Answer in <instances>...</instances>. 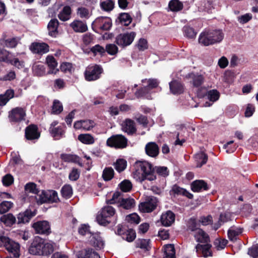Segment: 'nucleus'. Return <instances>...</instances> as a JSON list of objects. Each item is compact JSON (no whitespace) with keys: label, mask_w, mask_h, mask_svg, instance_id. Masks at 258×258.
<instances>
[{"label":"nucleus","mask_w":258,"mask_h":258,"mask_svg":"<svg viewBox=\"0 0 258 258\" xmlns=\"http://www.w3.org/2000/svg\"><path fill=\"white\" fill-rule=\"evenodd\" d=\"M134 167L133 176L137 181L142 182L145 179L153 180L155 179V176L152 175L154 168L151 163L147 161H138Z\"/></svg>","instance_id":"1"},{"label":"nucleus","mask_w":258,"mask_h":258,"mask_svg":"<svg viewBox=\"0 0 258 258\" xmlns=\"http://www.w3.org/2000/svg\"><path fill=\"white\" fill-rule=\"evenodd\" d=\"M224 38V33L222 30H208L200 34L199 42L204 46H209L221 42Z\"/></svg>","instance_id":"2"},{"label":"nucleus","mask_w":258,"mask_h":258,"mask_svg":"<svg viewBox=\"0 0 258 258\" xmlns=\"http://www.w3.org/2000/svg\"><path fill=\"white\" fill-rule=\"evenodd\" d=\"M0 247H5L15 258H18L20 255V244L6 236H0Z\"/></svg>","instance_id":"3"},{"label":"nucleus","mask_w":258,"mask_h":258,"mask_svg":"<svg viewBox=\"0 0 258 258\" xmlns=\"http://www.w3.org/2000/svg\"><path fill=\"white\" fill-rule=\"evenodd\" d=\"M36 200L38 204H42L45 203H57L59 198L57 192L55 190H42L38 197H36Z\"/></svg>","instance_id":"4"},{"label":"nucleus","mask_w":258,"mask_h":258,"mask_svg":"<svg viewBox=\"0 0 258 258\" xmlns=\"http://www.w3.org/2000/svg\"><path fill=\"white\" fill-rule=\"evenodd\" d=\"M115 214V210L110 206L103 207L97 216L98 223L102 225H106L111 222L110 219Z\"/></svg>","instance_id":"5"},{"label":"nucleus","mask_w":258,"mask_h":258,"mask_svg":"<svg viewBox=\"0 0 258 258\" xmlns=\"http://www.w3.org/2000/svg\"><path fill=\"white\" fill-rule=\"evenodd\" d=\"M103 72L102 67L98 64L89 66L84 73L85 79L88 81H93L99 79Z\"/></svg>","instance_id":"6"},{"label":"nucleus","mask_w":258,"mask_h":258,"mask_svg":"<svg viewBox=\"0 0 258 258\" xmlns=\"http://www.w3.org/2000/svg\"><path fill=\"white\" fill-rule=\"evenodd\" d=\"M136 36V33L135 32L120 33L116 36L115 42L118 46L125 47L132 43Z\"/></svg>","instance_id":"7"},{"label":"nucleus","mask_w":258,"mask_h":258,"mask_svg":"<svg viewBox=\"0 0 258 258\" xmlns=\"http://www.w3.org/2000/svg\"><path fill=\"white\" fill-rule=\"evenodd\" d=\"M112 26V21L107 17H100L97 18L92 23V27L94 31L99 29L102 31L109 30Z\"/></svg>","instance_id":"8"},{"label":"nucleus","mask_w":258,"mask_h":258,"mask_svg":"<svg viewBox=\"0 0 258 258\" xmlns=\"http://www.w3.org/2000/svg\"><path fill=\"white\" fill-rule=\"evenodd\" d=\"M127 140L121 135L112 136L107 140V146L115 148H124L127 145Z\"/></svg>","instance_id":"9"},{"label":"nucleus","mask_w":258,"mask_h":258,"mask_svg":"<svg viewBox=\"0 0 258 258\" xmlns=\"http://www.w3.org/2000/svg\"><path fill=\"white\" fill-rule=\"evenodd\" d=\"M157 199L152 196L147 197L145 201L139 205L140 211L143 213H150L153 211L156 207Z\"/></svg>","instance_id":"10"},{"label":"nucleus","mask_w":258,"mask_h":258,"mask_svg":"<svg viewBox=\"0 0 258 258\" xmlns=\"http://www.w3.org/2000/svg\"><path fill=\"white\" fill-rule=\"evenodd\" d=\"M142 82L147 85L136 92L135 95L137 97L145 96L148 93L150 90L157 87L159 83V82L155 79H145L142 80Z\"/></svg>","instance_id":"11"},{"label":"nucleus","mask_w":258,"mask_h":258,"mask_svg":"<svg viewBox=\"0 0 258 258\" xmlns=\"http://www.w3.org/2000/svg\"><path fill=\"white\" fill-rule=\"evenodd\" d=\"M20 39L19 37H8L6 34H3L0 39V44L9 48H13L17 46Z\"/></svg>","instance_id":"12"},{"label":"nucleus","mask_w":258,"mask_h":258,"mask_svg":"<svg viewBox=\"0 0 258 258\" xmlns=\"http://www.w3.org/2000/svg\"><path fill=\"white\" fill-rule=\"evenodd\" d=\"M70 27L76 33H83L88 30V26L85 21L79 19L74 20L70 24Z\"/></svg>","instance_id":"13"},{"label":"nucleus","mask_w":258,"mask_h":258,"mask_svg":"<svg viewBox=\"0 0 258 258\" xmlns=\"http://www.w3.org/2000/svg\"><path fill=\"white\" fill-rule=\"evenodd\" d=\"M33 227L39 234H48L51 232L49 223L46 221L36 222L33 224Z\"/></svg>","instance_id":"14"},{"label":"nucleus","mask_w":258,"mask_h":258,"mask_svg":"<svg viewBox=\"0 0 258 258\" xmlns=\"http://www.w3.org/2000/svg\"><path fill=\"white\" fill-rule=\"evenodd\" d=\"M42 242H43L42 238L38 236L35 237L29 247L30 253L34 255H41Z\"/></svg>","instance_id":"15"},{"label":"nucleus","mask_w":258,"mask_h":258,"mask_svg":"<svg viewBox=\"0 0 258 258\" xmlns=\"http://www.w3.org/2000/svg\"><path fill=\"white\" fill-rule=\"evenodd\" d=\"M30 49L34 53L43 54L49 51V47L45 43L34 42L30 45Z\"/></svg>","instance_id":"16"},{"label":"nucleus","mask_w":258,"mask_h":258,"mask_svg":"<svg viewBox=\"0 0 258 258\" xmlns=\"http://www.w3.org/2000/svg\"><path fill=\"white\" fill-rule=\"evenodd\" d=\"M206 94L208 99L212 102H215L218 100L219 93L216 90H211L207 92L206 89H203L197 92V96L200 98L204 97Z\"/></svg>","instance_id":"17"},{"label":"nucleus","mask_w":258,"mask_h":258,"mask_svg":"<svg viewBox=\"0 0 258 258\" xmlns=\"http://www.w3.org/2000/svg\"><path fill=\"white\" fill-rule=\"evenodd\" d=\"M40 136V134L38 131V127L35 125H30L25 129V137L27 140H37Z\"/></svg>","instance_id":"18"},{"label":"nucleus","mask_w":258,"mask_h":258,"mask_svg":"<svg viewBox=\"0 0 258 258\" xmlns=\"http://www.w3.org/2000/svg\"><path fill=\"white\" fill-rule=\"evenodd\" d=\"M26 115L25 111L21 107H16L11 111L9 118L11 121H19L24 119Z\"/></svg>","instance_id":"19"},{"label":"nucleus","mask_w":258,"mask_h":258,"mask_svg":"<svg viewBox=\"0 0 258 258\" xmlns=\"http://www.w3.org/2000/svg\"><path fill=\"white\" fill-rule=\"evenodd\" d=\"M90 242L97 249H101L104 247V242L98 233H92L90 235Z\"/></svg>","instance_id":"20"},{"label":"nucleus","mask_w":258,"mask_h":258,"mask_svg":"<svg viewBox=\"0 0 258 258\" xmlns=\"http://www.w3.org/2000/svg\"><path fill=\"white\" fill-rule=\"evenodd\" d=\"M117 232L119 235H123L122 238L128 242L133 241L136 237V232L133 229H130L124 232L121 225L118 226Z\"/></svg>","instance_id":"21"},{"label":"nucleus","mask_w":258,"mask_h":258,"mask_svg":"<svg viewBox=\"0 0 258 258\" xmlns=\"http://www.w3.org/2000/svg\"><path fill=\"white\" fill-rule=\"evenodd\" d=\"M160 220L163 225L169 226L174 222L175 215L172 211H167L162 214Z\"/></svg>","instance_id":"22"},{"label":"nucleus","mask_w":258,"mask_h":258,"mask_svg":"<svg viewBox=\"0 0 258 258\" xmlns=\"http://www.w3.org/2000/svg\"><path fill=\"white\" fill-rule=\"evenodd\" d=\"M145 151L148 156L156 157L159 154L158 146L154 142L148 143L145 146Z\"/></svg>","instance_id":"23"},{"label":"nucleus","mask_w":258,"mask_h":258,"mask_svg":"<svg viewBox=\"0 0 258 258\" xmlns=\"http://www.w3.org/2000/svg\"><path fill=\"white\" fill-rule=\"evenodd\" d=\"M122 129L129 135L133 134L136 131L134 121L130 119H125L122 122Z\"/></svg>","instance_id":"24"},{"label":"nucleus","mask_w":258,"mask_h":258,"mask_svg":"<svg viewBox=\"0 0 258 258\" xmlns=\"http://www.w3.org/2000/svg\"><path fill=\"white\" fill-rule=\"evenodd\" d=\"M170 195H183L190 199L193 198L192 194L189 192L186 189L178 186L176 184L172 186L170 191Z\"/></svg>","instance_id":"25"},{"label":"nucleus","mask_w":258,"mask_h":258,"mask_svg":"<svg viewBox=\"0 0 258 258\" xmlns=\"http://www.w3.org/2000/svg\"><path fill=\"white\" fill-rule=\"evenodd\" d=\"M72 13L71 8L66 6L60 11L57 16L60 21L66 22L71 19Z\"/></svg>","instance_id":"26"},{"label":"nucleus","mask_w":258,"mask_h":258,"mask_svg":"<svg viewBox=\"0 0 258 258\" xmlns=\"http://www.w3.org/2000/svg\"><path fill=\"white\" fill-rule=\"evenodd\" d=\"M54 243L52 241H45L43 239L41 250V255H47L50 254L54 250Z\"/></svg>","instance_id":"27"},{"label":"nucleus","mask_w":258,"mask_h":258,"mask_svg":"<svg viewBox=\"0 0 258 258\" xmlns=\"http://www.w3.org/2000/svg\"><path fill=\"white\" fill-rule=\"evenodd\" d=\"M59 22L56 19H52L50 20L47 25L48 34L52 37H56L58 33V27Z\"/></svg>","instance_id":"28"},{"label":"nucleus","mask_w":258,"mask_h":258,"mask_svg":"<svg viewBox=\"0 0 258 258\" xmlns=\"http://www.w3.org/2000/svg\"><path fill=\"white\" fill-rule=\"evenodd\" d=\"M170 90L173 94H179L183 92L184 88L182 84L176 80H174L169 83Z\"/></svg>","instance_id":"29"},{"label":"nucleus","mask_w":258,"mask_h":258,"mask_svg":"<svg viewBox=\"0 0 258 258\" xmlns=\"http://www.w3.org/2000/svg\"><path fill=\"white\" fill-rule=\"evenodd\" d=\"M46 61L50 69L48 74H55L58 71V70L56 68L57 63L54 57L52 55H48L46 58Z\"/></svg>","instance_id":"30"},{"label":"nucleus","mask_w":258,"mask_h":258,"mask_svg":"<svg viewBox=\"0 0 258 258\" xmlns=\"http://www.w3.org/2000/svg\"><path fill=\"white\" fill-rule=\"evenodd\" d=\"M135 204L136 202L133 198H122L118 206L125 210H130L135 206Z\"/></svg>","instance_id":"31"},{"label":"nucleus","mask_w":258,"mask_h":258,"mask_svg":"<svg viewBox=\"0 0 258 258\" xmlns=\"http://www.w3.org/2000/svg\"><path fill=\"white\" fill-rule=\"evenodd\" d=\"M78 258H100L97 252L92 249H86L79 251Z\"/></svg>","instance_id":"32"},{"label":"nucleus","mask_w":258,"mask_h":258,"mask_svg":"<svg viewBox=\"0 0 258 258\" xmlns=\"http://www.w3.org/2000/svg\"><path fill=\"white\" fill-rule=\"evenodd\" d=\"M34 216V214L30 210H26L23 213H20L18 215L17 218L19 223H25L29 221L30 219Z\"/></svg>","instance_id":"33"},{"label":"nucleus","mask_w":258,"mask_h":258,"mask_svg":"<svg viewBox=\"0 0 258 258\" xmlns=\"http://www.w3.org/2000/svg\"><path fill=\"white\" fill-rule=\"evenodd\" d=\"M191 188L193 191L199 192L202 190L207 189V183L202 180H198L194 181L191 184Z\"/></svg>","instance_id":"34"},{"label":"nucleus","mask_w":258,"mask_h":258,"mask_svg":"<svg viewBox=\"0 0 258 258\" xmlns=\"http://www.w3.org/2000/svg\"><path fill=\"white\" fill-rule=\"evenodd\" d=\"M0 221L6 226L10 227L16 223V219L13 214L9 213L2 216Z\"/></svg>","instance_id":"35"},{"label":"nucleus","mask_w":258,"mask_h":258,"mask_svg":"<svg viewBox=\"0 0 258 258\" xmlns=\"http://www.w3.org/2000/svg\"><path fill=\"white\" fill-rule=\"evenodd\" d=\"M78 139L84 144L91 145L95 142L94 138L89 134H82L78 136Z\"/></svg>","instance_id":"36"},{"label":"nucleus","mask_w":258,"mask_h":258,"mask_svg":"<svg viewBox=\"0 0 258 258\" xmlns=\"http://www.w3.org/2000/svg\"><path fill=\"white\" fill-rule=\"evenodd\" d=\"M242 231V230L241 228L234 226L230 227L228 231V236L229 239L232 241L236 240L237 236L241 233Z\"/></svg>","instance_id":"37"},{"label":"nucleus","mask_w":258,"mask_h":258,"mask_svg":"<svg viewBox=\"0 0 258 258\" xmlns=\"http://www.w3.org/2000/svg\"><path fill=\"white\" fill-rule=\"evenodd\" d=\"M14 92L12 89L6 91L4 94L0 95V106H4L14 97Z\"/></svg>","instance_id":"38"},{"label":"nucleus","mask_w":258,"mask_h":258,"mask_svg":"<svg viewBox=\"0 0 258 258\" xmlns=\"http://www.w3.org/2000/svg\"><path fill=\"white\" fill-rule=\"evenodd\" d=\"M211 245L208 243L201 245L198 244L196 246L197 251L201 250L202 251L203 256L205 257H207L208 256H211Z\"/></svg>","instance_id":"39"},{"label":"nucleus","mask_w":258,"mask_h":258,"mask_svg":"<svg viewBox=\"0 0 258 258\" xmlns=\"http://www.w3.org/2000/svg\"><path fill=\"white\" fill-rule=\"evenodd\" d=\"M194 236L197 240L200 242L207 243L209 240L208 235L201 229H198Z\"/></svg>","instance_id":"40"},{"label":"nucleus","mask_w":258,"mask_h":258,"mask_svg":"<svg viewBox=\"0 0 258 258\" xmlns=\"http://www.w3.org/2000/svg\"><path fill=\"white\" fill-rule=\"evenodd\" d=\"M195 158L197 162V167H201L207 163L208 155L204 152H200L195 155Z\"/></svg>","instance_id":"41"},{"label":"nucleus","mask_w":258,"mask_h":258,"mask_svg":"<svg viewBox=\"0 0 258 258\" xmlns=\"http://www.w3.org/2000/svg\"><path fill=\"white\" fill-rule=\"evenodd\" d=\"M175 249L173 244H168L164 246L163 258H175Z\"/></svg>","instance_id":"42"},{"label":"nucleus","mask_w":258,"mask_h":258,"mask_svg":"<svg viewBox=\"0 0 258 258\" xmlns=\"http://www.w3.org/2000/svg\"><path fill=\"white\" fill-rule=\"evenodd\" d=\"M114 174V170L112 167H105L103 171L102 177L105 181H107L113 178Z\"/></svg>","instance_id":"43"},{"label":"nucleus","mask_w":258,"mask_h":258,"mask_svg":"<svg viewBox=\"0 0 258 258\" xmlns=\"http://www.w3.org/2000/svg\"><path fill=\"white\" fill-rule=\"evenodd\" d=\"M11 54V53L6 49L0 48V61L9 63L12 59Z\"/></svg>","instance_id":"44"},{"label":"nucleus","mask_w":258,"mask_h":258,"mask_svg":"<svg viewBox=\"0 0 258 258\" xmlns=\"http://www.w3.org/2000/svg\"><path fill=\"white\" fill-rule=\"evenodd\" d=\"M169 8L173 12H177L182 9L183 5L178 0H172L169 3Z\"/></svg>","instance_id":"45"},{"label":"nucleus","mask_w":258,"mask_h":258,"mask_svg":"<svg viewBox=\"0 0 258 258\" xmlns=\"http://www.w3.org/2000/svg\"><path fill=\"white\" fill-rule=\"evenodd\" d=\"M60 158L66 162H77L79 161L78 156L71 154H62Z\"/></svg>","instance_id":"46"},{"label":"nucleus","mask_w":258,"mask_h":258,"mask_svg":"<svg viewBox=\"0 0 258 258\" xmlns=\"http://www.w3.org/2000/svg\"><path fill=\"white\" fill-rule=\"evenodd\" d=\"M25 189L28 192L36 195L35 197H38V195H39L41 192L37 188L36 184L32 182L27 183L25 185Z\"/></svg>","instance_id":"47"},{"label":"nucleus","mask_w":258,"mask_h":258,"mask_svg":"<svg viewBox=\"0 0 258 258\" xmlns=\"http://www.w3.org/2000/svg\"><path fill=\"white\" fill-rule=\"evenodd\" d=\"M14 206L13 203L10 201H3L0 203V214L8 212Z\"/></svg>","instance_id":"48"},{"label":"nucleus","mask_w":258,"mask_h":258,"mask_svg":"<svg viewBox=\"0 0 258 258\" xmlns=\"http://www.w3.org/2000/svg\"><path fill=\"white\" fill-rule=\"evenodd\" d=\"M189 77L192 79L194 86L198 87L201 86L204 81V78L202 75H195L194 74H189Z\"/></svg>","instance_id":"49"},{"label":"nucleus","mask_w":258,"mask_h":258,"mask_svg":"<svg viewBox=\"0 0 258 258\" xmlns=\"http://www.w3.org/2000/svg\"><path fill=\"white\" fill-rule=\"evenodd\" d=\"M114 166L117 171L120 172L126 168V161L122 159H118L114 163Z\"/></svg>","instance_id":"50"},{"label":"nucleus","mask_w":258,"mask_h":258,"mask_svg":"<svg viewBox=\"0 0 258 258\" xmlns=\"http://www.w3.org/2000/svg\"><path fill=\"white\" fill-rule=\"evenodd\" d=\"M34 74L38 76H42L45 74V67L42 64H36L33 67Z\"/></svg>","instance_id":"51"},{"label":"nucleus","mask_w":258,"mask_h":258,"mask_svg":"<svg viewBox=\"0 0 258 258\" xmlns=\"http://www.w3.org/2000/svg\"><path fill=\"white\" fill-rule=\"evenodd\" d=\"M50 131L55 140H58L64 134V131L62 127L58 126L57 127H50Z\"/></svg>","instance_id":"52"},{"label":"nucleus","mask_w":258,"mask_h":258,"mask_svg":"<svg viewBox=\"0 0 258 258\" xmlns=\"http://www.w3.org/2000/svg\"><path fill=\"white\" fill-rule=\"evenodd\" d=\"M77 15L81 19H88L90 17L88 9L84 7H79L76 11Z\"/></svg>","instance_id":"53"},{"label":"nucleus","mask_w":258,"mask_h":258,"mask_svg":"<svg viewBox=\"0 0 258 258\" xmlns=\"http://www.w3.org/2000/svg\"><path fill=\"white\" fill-rule=\"evenodd\" d=\"M119 186L122 191L128 192L132 189L133 185L130 180L125 179L119 183Z\"/></svg>","instance_id":"54"},{"label":"nucleus","mask_w":258,"mask_h":258,"mask_svg":"<svg viewBox=\"0 0 258 258\" xmlns=\"http://www.w3.org/2000/svg\"><path fill=\"white\" fill-rule=\"evenodd\" d=\"M183 31L184 36L190 39L195 38L197 34V32L195 30L188 26H185L183 28Z\"/></svg>","instance_id":"55"},{"label":"nucleus","mask_w":258,"mask_h":258,"mask_svg":"<svg viewBox=\"0 0 258 258\" xmlns=\"http://www.w3.org/2000/svg\"><path fill=\"white\" fill-rule=\"evenodd\" d=\"M61 192L63 197L68 199L73 195V189L70 185H64L61 188Z\"/></svg>","instance_id":"56"},{"label":"nucleus","mask_w":258,"mask_h":258,"mask_svg":"<svg viewBox=\"0 0 258 258\" xmlns=\"http://www.w3.org/2000/svg\"><path fill=\"white\" fill-rule=\"evenodd\" d=\"M121 193L119 191L115 192L112 195L111 199L108 200L106 202L108 204H114L117 203L119 204V202L121 200Z\"/></svg>","instance_id":"57"},{"label":"nucleus","mask_w":258,"mask_h":258,"mask_svg":"<svg viewBox=\"0 0 258 258\" xmlns=\"http://www.w3.org/2000/svg\"><path fill=\"white\" fill-rule=\"evenodd\" d=\"M118 18L120 23L124 26H128L132 20L130 15L127 13L120 14Z\"/></svg>","instance_id":"58"},{"label":"nucleus","mask_w":258,"mask_h":258,"mask_svg":"<svg viewBox=\"0 0 258 258\" xmlns=\"http://www.w3.org/2000/svg\"><path fill=\"white\" fill-rule=\"evenodd\" d=\"M149 243L150 240L149 239H139L136 243L137 247L145 249V250H149L150 248Z\"/></svg>","instance_id":"59"},{"label":"nucleus","mask_w":258,"mask_h":258,"mask_svg":"<svg viewBox=\"0 0 258 258\" xmlns=\"http://www.w3.org/2000/svg\"><path fill=\"white\" fill-rule=\"evenodd\" d=\"M90 51L94 54V55H102L105 52V48L99 44H96L91 47Z\"/></svg>","instance_id":"60"},{"label":"nucleus","mask_w":258,"mask_h":258,"mask_svg":"<svg viewBox=\"0 0 258 258\" xmlns=\"http://www.w3.org/2000/svg\"><path fill=\"white\" fill-rule=\"evenodd\" d=\"M101 8L105 11H110L114 7V3L111 0H106L100 4Z\"/></svg>","instance_id":"61"},{"label":"nucleus","mask_w":258,"mask_h":258,"mask_svg":"<svg viewBox=\"0 0 258 258\" xmlns=\"http://www.w3.org/2000/svg\"><path fill=\"white\" fill-rule=\"evenodd\" d=\"M62 110V105L61 103L57 100L53 101V105L52 106V113L59 114Z\"/></svg>","instance_id":"62"},{"label":"nucleus","mask_w":258,"mask_h":258,"mask_svg":"<svg viewBox=\"0 0 258 258\" xmlns=\"http://www.w3.org/2000/svg\"><path fill=\"white\" fill-rule=\"evenodd\" d=\"M140 218L136 213H133L126 216L125 220L131 223L137 224L140 222Z\"/></svg>","instance_id":"63"},{"label":"nucleus","mask_w":258,"mask_h":258,"mask_svg":"<svg viewBox=\"0 0 258 258\" xmlns=\"http://www.w3.org/2000/svg\"><path fill=\"white\" fill-rule=\"evenodd\" d=\"M105 49L109 54L113 55L117 53L118 48L114 44H109L106 45Z\"/></svg>","instance_id":"64"}]
</instances>
